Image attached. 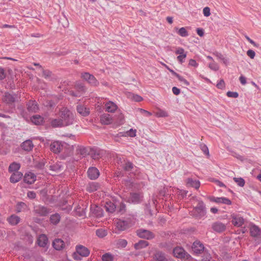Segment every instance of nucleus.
<instances>
[{
    "mask_svg": "<svg viewBox=\"0 0 261 261\" xmlns=\"http://www.w3.org/2000/svg\"><path fill=\"white\" fill-rule=\"evenodd\" d=\"M58 115L65 126L72 125L75 121L74 114L67 108H62L59 111Z\"/></svg>",
    "mask_w": 261,
    "mask_h": 261,
    "instance_id": "f257e3e1",
    "label": "nucleus"
},
{
    "mask_svg": "<svg viewBox=\"0 0 261 261\" xmlns=\"http://www.w3.org/2000/svg\"><path fill=\"white\" fill-rule=\"evenodd\" d=\"M134 223L133 218L128 217L124 219L117 220L116 226L118 230L123 231L132 226Z\"/></svg>",
    "mask_w": 261,
    "mask_h": 261,
    "instance_id": "f03ea898",
    "label": "nucleus"
},
{
    "mask_svg": "<svg viewBox=\"0 0 261 261\" xmlns=\"http://www.w3.org/2000/svg\"><path fill=\"white\" fill-rule=\"evenodd\" d=\"M191 215L193 216L201 218L205 214V206L204 203L202 201H199L197 205L191 212Z\"/></svg>",
    "mask_w": 261,
    "mask_h": 261,
    "instance_id": "7ed1b4c3",
    "label": "nucleus"
},
{
    "mask_svg": "<svg viewBox=\"0 0 261 261\" xmlns=\"http://www.w3.org/2000/svg\"><path fill=\"white\" fill-rule=\"evenodd\" d=\"M33 212L36 215L41 217L46 216L51 213L49 208L41 205L35 206Z\"/></svg>",
    "mask_w": 261,
    "mask_h": 261,
    "instance_id": "20e7f679",
    "label": "nucleus"
},
{
    "mask_svg": "<svg viewBox=\"0 0 261 261\" xmlns=\"http://www.w3.org/2000/svg\"><path fill=\"white\" fill-rule=\"evenodd\" d=\"M81 77L93 86H97L99 84L98 81L94 76L89 72H83L81 73Z\"/></svg>",
    "mask_w": 261,
    "mask_h": 261,
    "instance_id": "39448f33",
    "label": "nucleus"
},
{
    "mask_svg": "<svg viewBox=\"0 0 261 261\" xmlns=\"http://www.w3.org/2000/svg\"><path fill=\"white\" fill-rule=\"evenodd\" d=\"M17 98V96L15 94L5 92L3 96L2 100L7 104L12 105L15 102Z\"/></svg>",
    "mask_w": 261,
    "mask_h": 261,
    "instance_id": "423d86ee",
    "label": "nucleus"
},
{
    "mask_svg": "<svg viewBox=\"0 0 261 261\" xmlns=\"http://www.w3.org/2000/svg\"><path fill=\"white\" fill-rule=\"evenodd\" d=\"M136 233L140 238L147 240L152 239L154 237V234L151 231L144 229H138Z\"/></svg>",
    "mask_w": 261,
    "mask_h": 261,
    "instance_id": "0eeeda50",
    "label": "nucleus"
},
{
    "mask_svg": "<svg viewBox=\"0 0 261 261\" xmlns=\"http://www.w3.org/2000/svg\"><path fill=\"white\" fill-rule=\"evenodd\" d=\"M227 225L220 221H216L212 224V228L217 233H222L226 229Z\"/></svg>",
    "mask_w": 261,
    "mask_h": 261,
    "instance_id": "6e6552de",
    "label": "nucleus"
},
{
    "mask_svg": "<svg viewBox=\"0 0 261 261\" xmlns=\"http://www.w3.org/2000/svg\"><path fill=\"white\" fill-rule=\"evenodd\" d=\"M173 253L176 257L179 258H188L190 256L189 254L186 252L182 248L179 247H177L174 248Z\"/></svg>",
    "mask_w": 261,
    "mask_h": 261,
    "instance_id": "1a4fd4ad",
    "label": "nucleus"
},
{
    "mask_svg": "<svg viewBox=\"0 0 261 261\" xmlns=\"http://www.w3.org/2000/svg\"><path fill=\"white\" fill-rule=\"evenodd\" d=\"M76 252L80 255L87 257L90 254V250L86 247L79 245L76 246Z\"/></svg>",
    "mask_w": 261,
    "mask_h": 261,
    "instance_id": "9d476101",
    "label": "nucleus"
},
{
    "mask_svg": "<svg viewBox=\"0 0 261 261\" xmlns=\"http://www.w3.org/2000/svg\"><path fill=\"white\" fill-rule=\"evenodd\" d=\"M27 110L30 113H36L39 110L37 102L35 100H29L27 103Z\"/></svg>",
    "mask_w": 261,
    "mask_h": 261,
    "instance_id": "9b49d317",
    "label": "nucleus"
},
{
    "mask_svg": "<svg viewBox=\"0 0 261 261\" xmlns=\"http://www.w3.org/2000/svg\"><path fill=\"white\" fill-rule=\"evenodd\" d=\"M204 247L202 243L199 241H195L192 245V250L196 254H200L204 250Z\"/></svg>",
    "mask_w": 261,
    "mask_h": 261,
    "instance_id": "f8f14e48",
    "label": "nucleus"
},
{
    "mask_svg": "<svg viewBox=\"0 0 261 261\" xmlns=\"http://www.w3.org/2000/svg\"><path fill=\"white\" fill-rule=\"evenodd\" d=\"M88 176L91 179H95L99 175L98 170L95 167H90L87 171Z\"/></svg>",
    "mask_w": 261,
    "mask_h": 261,
    "instance_id": "ddd939ff",
    "label": "nucleus"
},
{
    "mask_svg": "<svg viewBox=\"0 0 261 261\" xmlns=\"http://www.w3.org/2000/svg\"><path fill=\"white\" fill-rule=\"evenodd\" d=\"M63 146L61 143L59 141H55L51 143L50 149L54 153H57L61 152Z\"/></svg>",
    "mask_w": 261,
    "mask_h": 261,
    "instance_id": "4468645a",
    "label": "nucleus"
},
{
    "mask_svg": "<svg viewBox=\"0 0 261 261\" xmlns=\"http://www.w3.org/2000/svg\"><path fill=\"white\" fill-rule=\"evenodd\" d=\"M36 180V176L34 173L29 172L25 174L23 180L25 183L28 184H32Z\"/></svg>",
    "mask_w": 261,
    "mask_h": 261,
    "instance_id": "2eb2a0df",
    "label": "nucleus"
},
{
    "mask_svg": "<svg viewBox=\"0 0 261 261\" xmlns=\"http://www.w3.org/2000/svg\"><path fill=\"white\" fill-rule=\"evenodd\" d=\"M100 121L103 124L108 125L113 122V120L110 114H104L100 117Z\"/></svg>",
    "mask_w": 261,
    "mask_h": 261,
    "instance_id": "dca6fc26",
    "label": "nucleus"
},
{
    "mask_svg": "<svg viewBox=\"0 0 261 261\" xmlns=\"http://www.w3.org/2000/svg\"><path fill=\"white\" fill-rule=\"evenodd\" d=\"M22 149L27 151H30L34 147V144L31 140H27L21 144Z\"/></svg>",
    "mask_w": 261,
    "mask_h": 261,
    "instance_id": "f3484780",
    "label": "nucleus"
},
{
    "mask_svg": "<svg viewBox=\"0 0 261 261\" xmlns=\"http://www.w3.org/2000/svg\"><path fill=\"white\" fill-rule=\"evenodd\" d=\"M153 261H168L164 253L161 251H156L153 256Z\"/></svg>",
    "mask_w": 261,
    "mask_h": 261,
    "instance_id": "a211bd4d",
    "label": "nucleus"
},
{
    "mask_svg": "<svg viewBox=\"0 0 261 261\" xmlns=\"http://www.w3.org/2000/svg\"><path fill=\"white\" fill-rule=\"evenodd\" d=\"M250 234L252 237L261 236V229L256 225H252L250 228Z\"/></svg>",
    "mask_w": 261,
    "mask_h": 261,
    "instance_id": "6ab92c4d",
    "label": "nucleus"
},
{
    "mask_svg": "<svg viewBox=\"0 0 261 261\" xmlns=\"http://www.w3.org/2000/svg\"><path fill=\"white\" fill-rule=\"evenodd\" d=\"M23 174L20 172H13L10 178V181L12 183L18 182L21 178Z\"/></svg>",
    "mask_w": 261,
    "mask_h": 261,
    "instance_id": "aec40b11",
    "label": "nucleus"
},
{
    "mask_svg": "<svg viewBox=\"0 0 261 261\" xmlns=\"http://www.w3.org/2000/svg\"><path fill=\"white\" fill-rule=\"evenodd\" d=\"M54 248L57 250H61L64 247V242L60 239H56L53 242Z\"/></svg>",
    "mask_w": 261,
    "mask_h": 261,
    "instance_id": "412c9836",
    "label": "nucleus"
},
{
    "mask_svg": "<svg viewBox=\"0 0 261 261\" xmlns=\"http://www.w3.org/2000/svg\"><path fill=\"white\" fill-rule=\"evenodd\" d=\"M186 184L187 186L192 187L195 188L196 189H198L200 187V181L197 180H194L191 178H188L186 180Z\"/></svg>",
    "mask_w": 261,
    "mask_h": 261,
    "instance_id": "4be33fe9",
    "label": "nucleus"
},
{
    "mask_svg": "<svg viewBox=\"0 0 261 261\" xmlns=\"http://www.w3.org/2000/svg\"><path fill=\"white\" fill-rule=\"evenodd\" d=\"M105 107L106 111L110 113H114L117 109V105L111 101L105 104Z\"/></svg>",
    "mask_w": 261,
    "mask_h": 261,
    "instance_id": "5701e85b",
    "label": "nucleus"
},
{
    "mask_svg": "<svg viewBox=\"0 0 261 261\" xmlns=\"http://www.w3.org/2000/svg\"><path fill=\"white\" fill-rule=\"evenodd\" d=\"M76 110L83 116H87L90 113L89 109L82 105H78L76 107Z\"/></svg>",
    "mask_w": 261,
    "mask_h": 261,
    "instance_id": "b1692460",
    "label": "nucleus"
},
{
    "mask_svg": "<svg viewBox=\"0 0 261 261\" xmlns=\"http://www.w3.org/2000/svg\"><path fill=\"white\" fill-rule=\"evenodd\" d=\"M50 124L53 127H61L65 126L60 117L52 119L50 121Z\"/></svg>",
    "mask_w": 261,
    "mask_h": 261,
    "instance_id": "393cba45",
    "label": "nucleus"
},
{
    "mask_svg": "<svg viewBox=\"0 0 261 261\" xmlns=\"http://www.w3.org/2000/svg\"><path fill=\"white\" fill-rule=\"evenodd\" d=\"M231 222L234 226L240 227L244 224V220L241 217L236 216L232 217Z\"/></svg>",
    "mask_w": 261,
    "mask_h": 261,
    "instance_id": "a878e982",
    "label": "nucleus"
},
{
    "mask_svg": "<svg viewBox=\"0 0 261 261\" xmlns=\"http://www.w3.org/2000/svg\"><path fill=\"white\" fill-rule=\"evenodd\" d=\"M20 218L14 214L11 215L7 218V221L11 225H16L20 222Z\"/></svg>",
    "mask_w": 261,
    "mask_h": 261,
    "instance_id": "bb28decb",
    "label": "nucleus"
},
{
    "mask_svg": "<svg viewBox=\"0 0 261 261\" xmlns=\"http://www.w3.org/2000/svg\"><path fill=\"white\" fill-rule=\"evenodd\" d=\"M37 241L39 246L44 247L47 244L48 239L45 234H41L39 237Z\"/></svg>",
    "mask_w": 261,
    "mask_h": 261,
    "instance_id": "cd10ccee",
    "label": "nucleus"
},
{
    "mask_svg": "<svg viewBox=\"0 0 261 261\" xmlns=\"http://www.w3.org/2000/svg\"><path fill=\"white\" fill-rule=\"evenodd\" d=\"M99 188V184L95 182H89L86 186V190L89 192H93Z\"/></svg>",
    "mask_w": 261,
    "mask_h": 261,
    "instance_id": "c85d7f7f",
    "label": "nucleus"
},
{
    "mask_svg": "<svg viewBox=\"0 0 261 261\" xmlns=\"http://www.w3.org/2000/svg\"><path fill=\"white\" fill-rule=\"evenodd\" d=\"M62 165L60 163H55L49 166V169L54 173H59L62 171Z\"/></svg>",
    "mask_w": 261,
    "mask_h": 261,
    "instance_id": "c756f323",
    "label": "nucleus"
},
{
    "mask_svg": "<svg viewBox=\"0 0 261 261\" xmlns=\"http://www.w3.org/2000/svg\"><path fill=\"white\" fill-rule=\"evenodd\" d=\"M31 121L36 125L41 124L43 121V118L39 115H36L31 118Z\"/></svg>",
    "mask_w": 261,
    "mask_h": 261,
    "instance_id": "7c9ffc66",
    "label": "nucleus"
},
{
    "mask_svg": "<svg viewBox=\"0 0 261 261\" xmlns=\"http://www.w3.org/2000/svg\"><path fill=\"white\" fill-rule=\"evenodd\" d=\"M42 73H43V76L45 79H49L50 80H53L55 79L54 77V74H53L52 72L50 71L49 70H44L42 69Z\"/></svg>",
    "mask_w": 261,
    "mask_h": 261,
    "instance_id": "2f4dec72",
    "label": "nucleus"
},
{
    "mask_svg": "<svg viewBox=\"0 0 261 261\" xmlns=\"http://www.w3.org/2000/svg\"><path fill=\"white\" fill-rule=\"evenodd\" d=\"M20 165L19 163L13 162L11 164L9 167V171L10 172H18V170L19 169Z\"/></svg>",
    "mask_w": 261,
    "mask_h": 261,
    "instance_id": "473e14b6",
    "label": "nucleus"
},
{
    "mask_svg": "<svg viewBox=\"0 0 261 261\" xmlns=\"http://www.w3.org/2000/svg\"><path fill=\"white\" fill-rule=\"evenodd\" d=\"M105 208L107 211L113 213L116 208V205L112 202H109L106 203Z\"/></svg>",
    "mask_w": 261,
    "mask_h": 261,
    "instance_id": "72a5a7b5",
    "label": "nucleus"
},
{
    "mask_svg": "<svg viewBox=\"0 0 261 261\" xmlns=\"http://www.w3.org/2000/svg\"><path fill=\"white\" fill-rule=\"evenodd\" d=\"M122 167L125 171L132 172L134 166L132 162L127 161L123 165Z\"/></svg>",
    "mask_w": 261,
    "mask_h": 261,
    "instance_id": "f704fd0d",
    "label": "nucleus"
},
{
    "mask_svg": "<svg viewBox=\"0 0 261 261\" xmlns=\"http://www.w3.org/2000/svg\"><path fill=\"white\" fill-rule=\"evenodd\" d=\"M148 245V243L146 241L141 240L138 243L134 245L136 249H140L144 248Z\"/></svg>",
    "mask_w": 261,
    "mask_h": 261,
    "instance_id": "c9c22d12",
    "label": "nucleus"
},
{
    "mask_svg": "<svg viewBox=\"0 0 261 261\" xmlns=\"http://www.w3.org/2000/svg\"><path fill=\"white\" fill-rule=\"evenodd\" d=\"M75 89L79 92L84 93L86 91V88L85 85L80 82L76 83L74 86Z\"/></svg>",
    "mask_w": 261,
    "mask_h": 261,
    "instance_id": "e433bc0d",
    "label": "nucleus"
},
{
    "mask_svg": "<svg viewBox=\"0 0 261 261\" xmlns=\"http://www.w3.org/2000/svg\"><path fill=\"white\" fill-rule=\"evenodd\" d=\"M60 220V216L58 214L52 215L50 217V221L53 224H58Z\"/></svg>",
    "mask_w": 261,
    "mask_h": 261,
    "instance_id": "4c0bfd02",
    "label": "nucleus"
},
{
    "mask_svg": "<svg viewBox=\"0 0 261 261\" xmlns=\"http://www.w3.org/2000/svg\"><path fill=\"white\" fill-rule=\"evenodd\" d=\"M107 234V230L102 228L98 229L96 230V236L100 238H104Z\"/></svg>",
    "mask_w": 261,
    "mask_h": 261,
    "instance_id": "58836bf2",
    "label": "nucleus"
},
{
    "mask_svg": "<svg viewBox=\"0 0 261 261\" xmlns=\"http://www.w3.org/2000/svg\"><path fill=\"white\" fill-rule=\"evenodd\" d=\"M76 152L83 156H85L88 153L87 149L86 147L82 146H79L76 149Z\"/></svg>",
    "mask_w": 261,
    "mask_h": 261,
    "instance_id": "ea45409f",
    "label": "nucleus"
},
{
    "mask_svg": "<svg viewBox=\"0 0 261 261\" xmlns=\"http://www.w3.org/2000/svg\"><path fill=\"white\" fill-rule=\"evenodd\" d=\"M91 211L96 216H100L101 215V209L100 207L97 206L91 207Z\"/></svg>",
    "mask_w": 261,
    "mask_h": 261,
    "instance_id": "a19ab883",
    "label": "nucleus"
},
{
    "mask_svg": "<svg viewBox=\"0 0 261 261\" xmlns=\"http://www.w3.org/2000/svg\"><path fill=\"white\" fill-rule=\"evenodd\" d=\"M130 200L132 202H139L140 200V195L138 193H132L130 194Z\"/></svg>",
    "mask_w": 261,
    "mask_h": 261,
    "instance_id": "79ce46f5",
    "label": "nucleus"
},
{
    "mask_svg": "<svg viewBox=\"0 0 261 261\" xmlns=\"http://www.w3.org/2000/svg\"><path fill=\"white\" fill-rule=\"evenodd\" d=\"M114 258V256L110 253H106L102 255L101 257L103 261H113Z\"/></svg>",
    "mask_w": 261,
    "mask_h": 261,
    "instance_id": "37998d69",
    "label": "nucleus"
},
{
    "mask_svg": "<svg viewBox=\"0 0 261 261\" xmlns=\"http://www.w3.org/2000/svg\"><path fill=\"white\" fill-rule=\"evenodd\" d=\"M233 180L237 184V185L241 187H243L245 185V180L242 177H234Z\"/></svg>",
    "mask_w": 261,
    "mask_h": 261,
    "instance_id": "c03bdc74",
    "label": "nucleus"
},
{
    "mask_svg": "<svg viewBox=\"0 0 261 261\" xmlns=\"http://www.w3.org/2000/svg\"><path fill=\"white\" fill-rule=\"evenodd\" d=\"M123 184L126 187L127 189H131L134 187V182L130 179H125Z\"/></svg>",
    "mask_w": 261,
    "mask_h": 261,
    "instance_id": "a18cd8bd",
    "label": "nucleus"
},
{
    "mask_svg": "<svg viewBox=\"0 0 261 261\" xmlns=\"http://www.w3.org/2000/svg\"><path fill=\"white\" fill-rule=\"evenodd\" d=\"M155 116L158 117H166L168 116L167 112L164 110H159L155 113Z\"/></svg>",
    "mask_w": 261,
    "mask_h": 261,
    "instance_id": "49530a36",
    "label": "nucleus"
},
{
    "mask_svg": "<svg viewBox=\"0 0 261 261\" xmlns=\"http://www.w3.org/2000/svg\"><path fill=\"white\" fill-rule=\"evenodd\" d=\"M178 34L181 37H187L188 36V33L186 29L182 27L179 29Z\"/></svg>",
    "mask_w": 261,
    "mask_h": 261,
    "instance_id": "de8ad7c7",
    "label": "nucleus"
},
{
    "mask_svg": "<svg viewBox=\"0 0 261 261\" xmlns=\"http://www.w3.org/2000/svg\"><path fill=\"white\" fill-rule=\"evenodd\" d=\"M27 206L26 204L22 202H18L17 204L16 210L17 212H20L24 209Z\"/></svg>",
    "mask_w": 261,
    "mask_h": 261,
    "instance_id": "09e8293b",
    "label": "nucleus"
},
{
    "mask_svg": "<svg viewBox=\"0 0 261 261\" xmlns=\"http://www.w3.org/2000/svg\"><path fill=\"white\" fill-rule=\"evenodd\" d=\"M201 150L206 155H209V151L207 147L204 144H201L200 145Z\"/></svg>",
    "mask_w": 261,
    "mask_h": 261,
    "instance_id": "8fccbe9b",
    "label": "nucleus"
},
{
    "mask_svg": "<svg viewBox=\"0 0 261 261\" xmlns=\"http://www.w3.org/2000/svg\"><path fill=\"white\" fill-rule=\"evenodd\" d=\"M208 67L212 70L214 71H217L219 69V66L214 61L212 62V63H210L208 65Z\"/></svg>",
    "mask_w": 261,
    "mask_h": 261,
    "instance_id": "3c124183",
    "label": "nucleus"
},
{
    "mask_svg": "<svg viewBox=\"0 0 261 261\" xmlns=\"http://www.w3.org/2000/svg\"><path fill=\"white\" fill-rule=\"evenodd\" d=\"M118 120L117 121V123L119 125H121L124 123V116L122 113H120L118 116Z\"/></svg>",
    "mask_w": 261,
    "mask_h": 261,
    "instance_id": "603ef678",
    "label": "nucleus"
},
{
    "mask_svg": "<svg viewBox=\"0 0 261 261\" xmlns=\"http://www.w3.org/2000/svg\"><path fill=\"white\" fill-rule=\"evenodd\" d=\"M226 95L229 97L237 98L239 94L237 92L228 91Z\"/></svg>",
    "mask_w": 261,
    "mask_h": 261,
    "instance_id": "864d4df0",
    "label": "nucleus"
},
{
    "mask_svg": "<svg viewBox=\"0 0 261 261\" xmlns=\"http://www.w3.org/2000/svg\"><path fill=\"white\" fill-rule=\"evenodd\" d=\"M92 157L94 160L97 159L100 156V151L98 150H93Z\"/></svg>",
    "mask_w": 261,
    "mask_h": 261,
    "instance_id": "5fc2aeb1",
    "label": "nucleus"
},
{
    "mask_svg": "<svg viewBox=\"0 0 261 261\" xmlns=\"http://www.w3.org/2000/svg\"><path fill=\"white\" fill-rule=\"evenodd\" d=\"M187 57V54L180 55L177 56V59L180 63H182L184 62L185 58Z\"/></svg>",
    "mask_w": 261,
    "mask_h": 261,
    "instance_id": "6e6d98bb",
    "label": "nucleus"
},
{
    "mask_svg": "<svg viewBox=\"0 0 261 261\" xmlns=\"http://www.w3.org/2000/svg\"><path fill=\"white\" fill-rule=\"evenodd\" d=\"M203 13L205 16H209L211 15L210 8L208 7L204 8L203 9Z\"/></svg>",
    "mask_w": 261,
    "mask_h": 261,
    "instance_id": "4d7b16f0",
    "label": "nucleus"
},
{
    "mask_svg": "<svg viewBox=\"0 0 261 261\" xmlns=\"http://www.w3.org/2000/svg\"><path fill=\"white\" fill-rule=\"evenodd\" d=\"M118 211L121 213H123L125 211V204L123 203L119 204Z\"/></svg>",
    "mask_w": 261,
    "mask_h": 261,
    "instance_id": "13d9d810",
    "label": "nucleus"
},
{
    "mask_svg": "<svg viewBox=\"0 0 261 261\" xmlns=\"http://www.w3.org/2000/svg\"><path fill=\"white\" fill-rule=\"evenodd\" d=\"M217 87L219 89H222L225 87V83L223 80H221L217 84Z\"/></svg>",
    "mask_w": 261,
    "mask_h": 261,
    "instance_id": "bf43d9fd",
    "label": "nucleus"
},
{
    "mask_svg": "<svg viewBox=\"0 0 261 261\" xmlns=\"http://www.w3.org/2000/svg\"><path fill=\"white\" fill-rule=\"evenodd\" d=\"M132 99H134L135 101L140 102L143 100V98L139 95H133Z\"/></svg>",
    "mask_w": 261,
    "mask_h": 261,
    "instance_id": "052dcab7",
    "label": "nucleus"
},
{
    "mask_svg": "<svg viewBox=\"0 0 261 261\" xmlns=\"http://www.w3.org/2000/svg\"><path fill=\"white\" fill-rule=\"evenodd\" d=\"M247 55L251 59H253L255 56V51L253 50L249 49L247 51Z\"/></svg>",
    "mask_w": 261,
    "mask_h": 261,
    "instance_id": "680f3d73",
    "label": "nucleus"
},
{
    "mask_svg": "<svg viewBox=\"0 0 261 261\" xmlns=\"http://www.w3.org/2000/svg\"><path fill=\"white\" fill-rule=\"evenodd\" d=\"M175 54L179 55L187 54L185 52L184 49L181 47H178L175 51Z\"/></svg>",
    "mask_w": 261,
    "mask_h": 261,
    "instance_id": "e2e57ef3",
    "label": "nucleus"
},
{
    "mask_svg": "<svg viewBox=\"0 0 261 261\" xmlns=\"http://www.w3.org/2000/svg\"><path fill=\"white\" fill-rule=\"evenodd\" d=\"M136 130L132 128L130 129L129 131L127 132L128 136L134 137L136 136Z\"/></svg>",
    "mask_w": 261,
    "mask_h": 261,
    "instance_id": "0e129e2a",
    "label": "nucleus"
},
{
    "mask_svg": "<svg viewBox=\"0 0 261 261\" xmlns=\"http://www.w3.org/2000/svg\"><path fill=\"white\" fill-rule=\"evenodd\" d=\"M27 196L30 199H34L36 196V194L34 191H29L28 192Z\"/></svg>",
    "mask_w": 261,
    "mask_h": 261,
    "instance_id": "69168bd1",
    "label": "nucleus"
},
{
    "mask_svg": "<svg viewBox=\"0 0 261 261\" xmlns=\"http://www.w3.org/2000/svg\"><path fill=\"white\" fill-rule=\"evenodd\" d=\"M189 65L194 67L198 66V64L196 61L194 59H190L189 62Z\"/></svg>",
    "mask_w": 261,
    "mask_h": 261,
    "instance_id": "338daca9",
    "label": "nucleus"
},
{
    "mask_svg": "<svg viewBox=\"0 0 261 261\" xmlns=\"http://www.w3.org/2000/svg\"><path fill=\"white\" fill-rule=\"evenodd\" d=\"M178 79L179 80V81L182 82L187 86L190 85L189 82L182 76H180Z\"/></svg>",
    "mask_w": 261,
    "mask_h": 261,
    "instance_id": "774afa93",
    "label": "nucleus"
}]
</instances>
